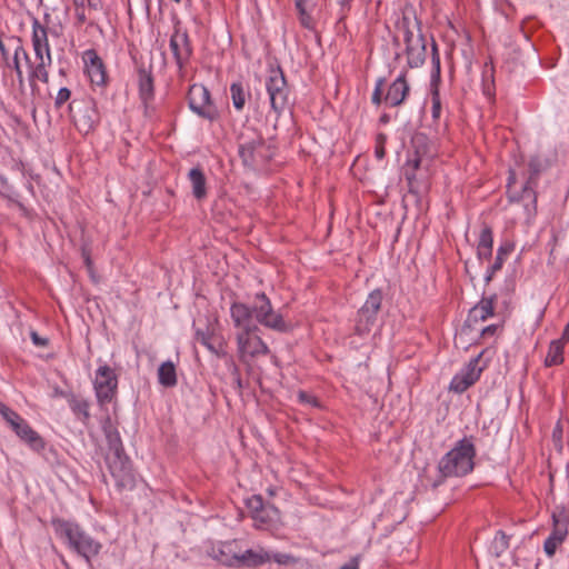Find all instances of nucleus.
<instances>
[{"label":"nucleus","instance_id":"19","mask_svg":"<svg viewBox=\"0 0 569 569\" xmlns=\"http://www.w3.org/2000/svg\"><path fill=\"white\" fill-rule=\"evenodd\" d=\"M32 46L36 58L38 60H42V58H44L48 60V64H51L52 58L48 40V31L37 19H34L32 23Z\"/></svg>","mask_w":569,"mask_h":569},{"label":"nucleus","instance_id":"24","mask_svg":"<svg viewBox=\"0 0 569 569\" xmlns=\"http://www.w3.org/2000/svg\"><path fill=\"white\" fill-rule=\"evenodd\" d=\"M16 435L37 451L44 448L42 438L30 427L26 420L20 423L18 430H16Z\"/></svg>","mask_w":569,"mask_h":569},{"label":"nucleus","instance_id":"17","mask_svg":"<svg viewBox=\"0 0 569 569\" xmlns=\"http://www.w3.org/2000/svg\"><path fill=\"white\" fill-rule=\"evenodd\" d=\"M86 72L92 84L104 86L107 83V71L102 59L94 49L86 50L83 53Z\"/></svg>","mask_w":569,"mask_h":569},{"label":"nucleus","instance_id":"21","mask_svg":"<svg viewBox=\"0 0 569 569\" xmlns=\"http://www.w3.org/2000/svg\"><path fill=\"white\" fill-rule=\"evenodd\" d=\"M231 318L233 320L234 327L239 328L240 331H247L248 329H252L258 327L252 322L253 309L249 308L244 303L234 302L230 308Z\"/></svg>","mask_w":569,"mask_h":569},{"label":"nucleus","instance_id":"26","mask_svg":"<svg viewBox=\"0 0 569 569\" xmlns=\"http://www.w3.org/2000/svg\"><path fill=\"white\" fill-rule=\"evenodd\" d=\"M188 178L191 182L192 194L197 200H202L207 197V180L203 171L199 168H192Z\"/></svg>","mask_w":569,"mask_h":569},{"label":"nucleus","instance_id":"39","mask_svg":"<svg viewBox=\"0 0 569 569\" xmlns=\"http://www.w3.org/2000/svg\"><path fill=\"white\" fill-rule=\"evenodd\" d=\"M246 505L251 513V517H253L258 512H261V510L266 507L267 503H264L260 495H253L252 497L247 499Z\"/></svg>","mask_w":569,"mask_h":569},{"label":"nucleus","instance_id":"5","mask_svg":"<svg viewBox=\"0 0 569 569\" xmlns=\"http://www.w3.org/2000/svg\"><path fill=\"white\" fill-rule=\"evenodd\" d=\"M239 156L246 167L253 169L266 164L271 159L272 152L264 139L253 132V137L250 140L240 142Z\"/></svg>","mask_w":569,"mask_h":569},{"label":"nucleus","instance_id":"44","mask_svg":"<svg viewBox=\"0 0 569 569\" xmlns=\"http://www.w3.org/2000/svg\"><path fill=\"white\" fill-rule=\"evenodd\" d=\"M478 246H485L492 248L493 246V238H492V230L490 227L485 226L480 232Z\"/></svg>","mask_w":569,"mask_h":569},{"label":"nucleus","instance_id":"6","mask_svg":"<svg viewBox=\"0 0 569 569\" xmlns=\"http://www.w3.org/2000/svg\"><path fill=\"white\" fill-rule=\"evenodd\" d=\"M96 398L100 407L112 402L118 393V376L108 365L100 366L93 380Z\"/></svg>","mask_w":569,"mask_h":569},{"label":"nucleus","instance_id":"57","mask_svg":"<svg viewBox=\"0 0 569 569\" xmlns=\"http://www.w3.org/2000/svg\"><path fill=\"white\" fill-rule=\"evenodd\" d=\"M552 438L556 446L561 447V438H562V427L560 422H558L552 431Z\"/></svg>","mask_w":569,"mask_h":569},{"label":"nucleus","instance_id":"11","mask_svg":"<svg viewBox=\"0 0 569 569\" xmlns=\"http://www.w3.org/2000/svg\"><path fill=\"white\" fill-rule=\"evenodd\" d=\"M189 108L199 117L213 121L219 117L217 107L211 100L210 91L200 83L190 86L188 91Z\"/></svg>","mask_w":569,"mask_h":569},{"label":"nucleus","instance_id":"32","mask_svg":"<svg viewBox=\"0 0 569 569\" xmlns=\"http://www.w3.org/2000/svg\"><path fill=\"white\" fill-rule=\"evenodd\" d=\"M159 383L170 388L177 385L176 367L171 361H166L158 369Z\"/></svg>","mask_w":569,"mask_h":569},{"label":"nucleus","instance_id":"58","mask_svg":"<svg viewBox=\"0 0 569 569\" xmlns=\"http://www.w3.org/2000/svg\"><path fill=\"white\" fill-rule=\"evenodd\" d=\"M497 326L496 325H490V326H487V327H483L481 329H475L477 330L480 336L485 337V336H492L495 335V332L497 331Z\"/></svg>","mask_w":569,"mask_h":569},{"label":"nucleus","instance_id":"14","mask_svg":"<svg viewBox=\"0 0 569 569\" xmlns=\"http://www.w3.org/2000/svg\"><path fill=\"white\" fill-rule=\"evenodd\" d=\"M259 328L248 329L247 331H239L237 335L238 350L240 357H258L260 355L269 353V348L266 342L258 335Z\"/></svg>","mask_w":569,"mask_h":569},{"label":"nucleus","instance_id":"28","mask_svg":"<svg viewBox=\"0 0 569 569\" xmlns=\"http://www.w3.org/2000/svg\"><path fill=\"white\" fill-rule=\"evenodd\" d=\"M230 96L234 109L242 111L247 100L251 98V92L249 87L244 86L243 82L237 81L230 86Z\"/></svg>","mask_w":569,"mask_h":569},{"label":"nucleus","instance_id":"55","mask_svg":"<svg viewBox=\"0 0 569 569\" xmlns=\"http://www.w3.org/2000/svg\"><path fill=\"white\" fill-rule=\"evenodd\" d=\"M477 254H478L479 259H489L492 254V248L485 247V246H478Z\"/></svg>","mask_w":569,"mask_h":569},{"label":"nucleus","instance_id":"64","mask_svg":"<svg viewBox=\"0 0 569 569\" xmlns=\"http://www.w3.org/2000/svg\"><path fill=\"white\" fill-rule=\"evenodd\" d=\"M515 179H516L515 172L510 171V177H509V182H508V191L509 192H511V186H512V183H515Z\"/></svg>","mask_w":569,"mask_h":569},{"label":"nucleus","instance_id":"61","mask_svg":"<svg viewBox=\"0 0 569 569\" xmlns=\"http://www.w3.org/2000/svg\"><path fill=\"white\" fill-rule=\"evenodd\" d=\"M556 341H560L562 345L569 342V322L565 326L561 338Z\"/></svg>","mask_w":569,"mask_h":569},{"label":"nucleus","instance_id":"10","mask_svg":"<svg viewBox=\"0 0 569 569\" xmlns=\"http://www.w3.org/2000/svg\"><path fill=\"white\" fill-rule=\"evenodd\" d=\"M417 26L419 27V22L417 21ZM401 28L403 30V40L406 43V53L408 59V64L410 68H418L423 64L426 60V40L423 34L419 32L417 34L409 27L408 18L403 17L401 22Z\"/></svg>","mask_w":569,"mask_h":569},{"label":"nucleus","instance_id":"50","mask_svg":"<svg viewBox=\"0 0 569 569\" xmlns=\"http://www.w3.org/2000/svg\"><path fill=\"white\" fill-rule=\"evenodd\" d=\"M10 41L16 42L17 46L14 47L13 56H17V59L20 61V57L22 56L27 61H29V54L24 50V48L21 44V39L12 37L10 38Z\"/></svg>","mask_w":569,"mask_h":569},{"label":"nucleus","instance_id":"30","mask_svg":"<svg viewBox=\"0 0 569 569\" xmlns=\"http://www.w3.org/2000/svg\"><path fill=\"white\" fill-rule=\"evenodd\" d=\"M513 248H515V246L511 242H505L498 248L495 262L489 268L488 273L485 278L487 283L490 282L492 279V276L502 268L507 256H509L512 252Z\"/></svg>","mask_w":569,"mask_h":569},{"label":"nucleus","instance_id":"25","mask_svg":"<svg viewBox=\"0 0 569 569\" xmlns=\"http://www.w3.org/2000/svg\"><path fill=\"white\" fill-rule=\"evenodd\" d=\"M254 527L267 529L279 520V510L276 506L267 503L266 507L252 517Z\"/></svg>","mask_w":569,"mask_h":569},{"label":"nucleus","instance_id":"45","mask_svg":"<svg viewBox=\"0 0 569 569\" xmlns=\"http://www.w3.org/2000/svg\"><path fill=\"white\" fill-rule=\"evenodd\" d=\"M387 142V136L385 133H378L376 137L375 153L377 159L381 160L386 156L385 144Z\"/></svg>","mask_w":569,"mask_h":569},{"label":"nucleus","instance_id":"8","mask_svg":"<svg viewBox=\"0 0 569 569\" xmlns=\"http://www.w3.org/2000/svg\"><path fill=\"white\" fill-rule=\"evenodd\" d=\"M106 461L116 487L119 490H132L136 486V476L128 456H106Z\"/></svg>","mask_w":569,"mask_h":569},{"label":"nucleus","instance_id":"63","mask_svg":"<svg viewBox=\"0 0 569 569\" xmlns=\"http://www.w3.org/2000/svg\"><path fill=\"white\" fill-rule=\"evenodd\" d=\"M23 420H24V419H23L21 416H19V420H16V419H14V422H11V423H9V425H10V427L12 428V430L16 432V430H18V428L20 427V423H21Z\"/></svg>","mask_w":569,"mask_h":569},{"label":"nucleus","instance_id":"51","mask_svg":"<svg viewBox=\"0 0 569 569\" xmlns=\"http://www.w3.org/2000/svg\"><path fill=\"white\" fill-rule=\"evenodd\" d=\"M298 398L303 403H310V405H312L315 407L319 406L318 400L313 396L309 395L306 391H299L298 392Z\"/></svg>","mask_w":569,"mask_h":569},{"label":"nucleus","instance_id":"52","mask_svg":"<svg viewBox=\"0 0 569 569\" xmlns=\"http://www.w3.org/2000/svg\"><path fill=\"white\" fill-rule=\"evenodd\" d=\"M81 254H82L83 262H84L88 271L90 272L91 276H93V262H92V259L90 256V251L87 248H82Z\"/></svg>","mask_w":569,"mask_h":569},{"label":"nucleus","instance_id":"1","mask_svg":"<svg viewBox=\"0 0 569 569\" xmlns=\"http://www.w3.org/2000/svg\"><path fill=\"white\" fill-rule=\"evenodd\" d=\"M51 526L56 535L64 540L72 551L81 556L91 566V559L99 555L102 545L76 522L53 517Z\"/></svg>","mask_w":569,"mask_h":569},{"label":"nucleus","instance_id":"16","mask_svg":"<svg viewBox=\"0 0 569 569\" xmlns=\"http://www.w3.org/2000/svg\"><path fill=\"white\" fill-rule=\"evenodd\" d=\"M170 50L178 68L183 69L192 56V47L187 31H181L179 28L174 29L170 38Z\"/></svg>","mask_w":569,"mask_h":569},{"label":"nucleus","instance_id":"22","mask_svg":"<svg viewBox=\"0 0 569 569\" xmlns=\"http://www.w3.org/2000/svg\"><path fill=\"white\" fill-rule=\"evenodd\" d=\"M270 561L271 553L262 547H258L257 549H248L244 552L239 553L238 568H257Z\"/></svg>","mask_w":569,"mask_h":569},{"label":"nucleus","instance_id":"56","mask_svg":"<svg viewBox=\"0 0 569 569\" xmlns=\"http://www.w3.org/2000/svg\"><path fill=\"white\" fill-rule=\"evenodd\" d=\"M102 430H103L104 436L108 433H111L112 431L118 430L109 416L102 422Z\"/></svg>","mask_w":569,"mask_h":569},{"label":"nucleus","instance_id":"7","mask_svg":"<svg viewBox=\"0 0 569 569\" xmlns=\"http://www.w3.org/2000/svg\"><path fill=\"white\" fill-rule=\"evenodd\" d=\"M552 531L543 543L548 557H552L557 548L566 540L569 528V512L563 505H558L551 512Z\"/></svg>","mask_w":569,"mask_h":569},{"label":"nucleus","instance_id":"47","mask_svg":"<svg viewBox=\"0 0 569 569\" xmlns=\"http://www.w3.org/2000/svg\"><path fill=\"white\" fill-rule=\"evenodd\" d=\"M0 415L3 417V419L8 423L14 422V419L19 420V415L16 411H13L12 409H10L9 407H7L1 401H0Z\"/></svg>","mask_w":569,"mask_h":569},{"label":"nucleus","instance_id":"59","mask_svg":"<svg viewBox=\"0 0 569 569\" xmlns=\"http://www.w3.org/2000/svg\"><path fill=\"white\" fill-rule=\"evenodd\" d=\"M339 569H359V558H351L347 563L341 566Z\"/></svg>","mask_w":569,"mask_h":569},{"label":"nucleus","instance_id":"49","mask_svg":"<svg viewBox=\"0 0 569 569\" xmlns=\"http://www.w3.org/2000/svg\"><path fill=\"white\" fill-rule=\"evenodd\" d=\"M433 88L435 89L432 90V110L431 111H432L433 118H439L440 112H441V102H440V97H439L437 86Z\"/></svg>","mask_w":569,"mask_h":569},{"label":"nucleus","instance_id":"37","mask_svg":"<svg viewBox=\"0 0 569 569\" xmlns=\"http://www.w3.org/2000/svg\"><path fill=\"white\" fill-rule=\"evenodd\" d=\"M432 72H431V84L436 87L440 81V57L438 52V47L435 41H432Z\"/></svg>","mask_w":569,"mask_h":569},{"label":"nucleus","instance_id":"38","mask_svg":"<svg viewBox=\"0 0 569 569\" xmlns=\"http://www.w3.org/2000/svg\"><path fill=\"white\" fill-rule=\"evenodd\" d=\"M296 8L299 13V21L301 26L306 29H313L315 28V21L312 17L307 12L303 0H296Z\"/></svg>","mask_w":569,"mask_h":569},{"label":"nucleus","instance_id":"62","mask_svg":"<svg viewBox=\"0 0 569 569\" xmlns=\"http://www.w3.org/2000/svg\"><path fill=\"white\" fill-rule=\"evenodd\" d=\"M493 77V68L492 67H488V64L485 66V69H483V78L485 79H488V78H492Z\"/></svg>","mask_w":569,"mask_h":569},{"label":"nucleus","instance_id":"60","mask_svg":"<svg viewBox=\"0 0 569 569\" xmlns=\"http://www.w3.org/2000/svg\"><path fill=\"white\" fill-rule=\"evenodd\" d=\"M232 375L234 377V382L237 385V388L240 391L242 389V380L240 378L239 369L234 365L232 366Z\"/></svg>","mask_w":569,"mask_h":569},{"label":"nucleus","instance_id":"43","mask_svg":"<svg viewBox=\"0 0 569 569\" xmlns=\"http://www.w3.org/2000/svg\"><path fill=\"white\" fill-rule=\"evenodd\" d=\"M421 163V159L416 154L415 158L408 159L407 167L408 169L405 172L406 179L411 182L415 178V171L419 169Z\"/></svg>","mask_w":569,"mask_h":569},{"label":"nucleus","instance_id":"20","mask_svg":"<svg viewBox=\"0 0 569 569\" xmlns=\"http://www.w3.org/2000/svg\"><path fill=\"white\" fill-rule=\"evenodd\" d=\"M410 87L406 80V74H400L388 88L383 100L390 107L400 106L409 94Z\"/></svg>","mask_w":569,"mask_h":569},{"label":"nucleus","instance_id":"27","mask_svg":"<svg viewBox=\"0 0 569 569\" xmlns=\"http://www.w3.org/2000/svg\"><path fill=\"white\" fill-rule=\"evenodd\" d=\"M196 340L203 345L209 351L214 355L223 353V342L221 338L216 337L212 332L207 329L206 331L197 329Z\"/></svg>","mask_w":569,"mask_h":569},{"label":"nucleus","instance_id":"33","mask_svg":"<svg viewBox=\"0 0 569 569\" xmlns=\"http://www.w3.org/2000/svg\"><path fill=\"white\" fill-rule=\"evenodd\" d=\"M10 63H11V66H10V67H7V66H6V63H3V68H2L3 84H4L6 87L8 86V77H9V72H10V71H13V72H16V76H17L19 91H20V92H23V91H24V79H23V72H22L21 63H20V61L17 59V56H13V57L10 59Z\"/></svg>","mask_w":569,"mask_h":569},{"label":"nucleus","instance_id":"13","mask_svg":"<svg viewBox=\"0 0 569 569\" xmlns=\"http://www.w3.org/2000/svg\"><path fill=\"white\" fill-rule=\"evenodd\" d=\"M481 353L473 357L451 380L449 391L462 393L473 386L480 378L482 368L479 367Z\"/></svg>","mask_w":569,"mask_h":569},{"label":"nucleus","instance_id":"42","mask_svg":"<svg viewBox=\"0 0 569 569\" xmlns=\"http://www.w3.org/2000/svg\"><path fill=\"white\" fill-rule=\"evenodd\" d=\"M271 560L282 566L296 565L298 562V559L292 555L281 552L271 553Z\"/></svg>","mask_w":569,"mask_h":569},{"label":"nucleus","instance_id":"23","mask_svg":"<svg viewBox=\"0 0 569 569\" xmlns=\"http://www.w3.org/2000/svg\"><path fill=\"white\" fill-rule=\"evenodd\" d=\"M139 94L144 104L153 98L154 87L151 69L140 67L138 69Z\"/></svg>","mask_w":569,"mask_h":569},{"label":"nucleus","instance_id":"31","mask_svg":"<svg viewBox=\"0 0 569 569\" xmlns=\"http://www.w3.org/2000/svg\"><path fill=\"white\" fill-rule=\"evenodd\" d=\"M68 403L72 412L83 422L87 423L90 419L88 400L71 395L68 399Z\"/></svg>","mask_w":569,"mask_h":569},{"label":"nucleus","instance_id":"3","mask_svg":"<svg viewBox=\"0 0 569 569\" xmlns=\"http://www.w3.org/2000/svg\"><path fill=\"white\" fill-rule=\"evenodd\" d=\"M69 112L76 128L88 133L99 123L100 114L92 98L74 99L69 104Z\"/></svg>","mask_w":569,"mask_h":569},{"label":"nucleus","instance_id":"53","mask_svg":"<svg viewBox=\"0 0 569 569\" xmlns=\"http://www.w3.org/2000/svg\"><path fill=\"white\" fill-rule=\"evenodd\" d=\"M78 1H79V3L86 4V9H88L89 13H91V11H97L101 8L99 0H78Z\"/></svg>","mask_w":569,"mask_h":569},{"label":"nucleus","instance_id":"48","mask_svg":"<svg viewBox=\"0 0 569 569\" xmlns=\"http://www.w3.org/2000/svg\"><path fill=\"white\" fill-rule=\"evenodd\" d=\"M71 97V91L68 89V88H61L59 91H58V94L56 97V100H54V107L57 109L61 108L62 104H64Z\"/></svg>","mask_w":569,"mask_h":569},{"label":"nucleus","instance_id":"2","mask_svg":"<svg viewBox=\"0 0 569 569\" xmlns=\"http://www.w3.org/2000/svg\"><path fill=\"white\" fill-rule=\"evenodd\" d=\"M476 448L471 439L463 438L439 461L438 469L443 478L462 477L473 470Z\"/></svg>","mask_w":569,"mask_h":569},{"label":"nucleus","instance_id":"54","mask_svg":"<svg viewBox=\"0 0 569 569\" xmlns=\"http://www.w3.org/2000/svg\"><path fill=\"white\" fill-rule=\"evenodd\" d=\"M30 337L32 342L38 347H46L49 343L47 338L40 337L36 331H31Z\"/></svg>","mask_w":569,"mask_h":569},{"label":"nucleus","instance_id":"35","mask_svg":"<svg viewBox=\"0 0 569 569\" xmlns=\"http://www.w3.org/2000/svg\"><path fill=\"white\" fill-rule=\"evenodd\" d=\"M509 549V537L505 531L499 530L493 540L490 543L489 552L495 557L499 558Z\"/></svg>","mask_w":569,"mask_h":569},{"label":"nucleus","instance_id":"34","mask_svg":"<svg viewBox=\"0 0 569 569\" xmlns=\"http://www.w3.org/2000/svg\"><path fill=\"white\" fill-rule=\"evenodd\" d=\"M563 349L565 345H562L560 341L552 340L545 359V366L552 367L561 365L563 362Z\"/></svg>","mask_w":569,"mask_h":569},{"label":"nucleus","instance_id":"15","mask_svg":"<svg viewBox=\"0 0 569 569\" xmlns=\"http://www.w3.org/2000/svg\"><path fill=\"white\" fill-rule=\"evenodd\" d=\"M496 300V295H491L489 297L482 296L481 300L469 310L461 332L468 335L470 331L476 329V326L479 322L486 321L489 317L493 316Z\"/></svg>","mask_w":569,"mask_h":569},{"label":"nucleus","instance_id":"12","mask_svg":"<svg viewBox=\"0 0 569 569\" xmlns=\"http://www.w3.org/2000/svg\"><path fill=\"white\" fill-rule=\"evenodd\" d=\"M272 110L279 114L288 104V86L280 67L270 70L266 82Z\"/></svg>","mask_w":569,"mask_h":569},{"label":"nucleus","instance_id":"46","mask_svg":"<svg viewBox=\"0 0 569 569\" xmlns=\"http://www.w3.org/2000/svg\"><path fill=\"white\" fill-rule=\"evenodd\" d=\"M386 80L385 78H379L376 82V87L372 93V102L375 104H380L382 102V91L385 87Z\"/></svg>","mask_w":569,"mask_h":569},{"label":"nucleus","instance_id":"9","mask_svg":"<svg viewBox=\"0 0 569 569\" xmlns=\"http://www.w3.org/2000/svg\"><path fill=\"white\" fill-rule=\"evenodd\" d=\"M382 291L376 289L369 293L365 305L359 309L355 331L357 335L362 336L370 332L371 328L377 321L378 312L382 305Z\"/></svg>","mask_w":569,"mask_h":569},{"label":"nucleus","instance_id":"29","mask_svg":"<svg viewBox=\"0 0 569 569\" xmlns=\"http://www.w3.org/2000/svg\"><path fill=\"white\" fill-rule=\"evenodd\" d=\"M213 558L223 566L239 567V553L234 552L231 542L223 543L217 551L213 550Z\"/></svg>","mask_w":569,"mask_h":569},{"label":"nucleus","instance_id":"36","mask_svg":"<svg viewBox=\"0 0 569 569\" xmlns=\"http://www.w3.org/2000/svg\"><path fill=\"white\" fill-rule=\"evenodd\" d=\"M106 439H107L108 449H109V451L106 456H117V453L118 455L124 453L122 440H121V437H120V433L118 430L106 435Z\"/></svg>","mask_w":569,"mask_h":569},{"label":"nucleus","instance_id":"40","mask_svg":"<svg viewBox=\"0 0 569 569\" xmlns=\"http://www.w3.org/2000/svg\"><path fill=\"white\" fill-rule=\"evenodd\" d=\"M47 66H49L47 59L42 58V60H39L38 64L31 73V77L39 79L43 83H48L49 73L47 71Z\"/></svg>","mask_w":569,"mask_h":569},{"label":"nucleus","instance_id":"4","mask_svg":"<svg viewBox=\"0 0 569 569\" xmlns=\"http://www.w3.org/2000/svg\"><path fill=\"white\" fill-rule=\"evenodd\" d=\"M252 309L253 316L260 325L278 332H288L291 330V325L288 323L280 313L273 310L271 301L266 293L260 292L256 295Z\"/></svg>","mask_w":569,"mask_h":569},{"label":"nucleus","instance_id":"41","mask_svg":"<svg viewBox=\"0 0 569 569\" xmlns=\"http://www.w3.org/2000/svg\"><path fill=\"white\" fill-rule=\"evenodd\" d=\"M74 16L78 24H83L90 16L86 4L79 3L78 0H74Z\"/></svg>","mask_w":569,"mask_h":569},{"label":"nucleus","instance_id":"18","mask_svg":"<svg viewBox=\"0 0 569 569\" xmlns=\"http://www.w3.org/2000/svg\"><path fill=\"white\" fill-rule=\"evenodd\" d=\"M529 176L526 182L521 187V192L518 196V200L521 201H531V203H536L537 196L535 188L537 186L538 177L540 172L545 169L542 161L538 157H532L528 164Z\"/></svg>","mask_w":569,"mask_h":569}]
</instances>
